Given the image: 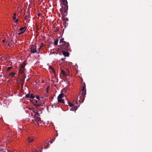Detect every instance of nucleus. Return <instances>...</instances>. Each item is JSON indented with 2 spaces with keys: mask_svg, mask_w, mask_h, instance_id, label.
<instances>
[{
  "mask_svg": "<svg viewBox=\"0 0 152 152\" xmlns=\"http://www.w3.org/2000/svg\"><path fill=\"white\" fill-rule=\"evenodd\" d=\"M60 5L61 8L60 9V11L62 16L65 17L67 14L68 10V2L66 0H60Z\"/></svg>",
  "mask_w": 152,
  "mask_h": 152,
  "instance_id": "f257e3e1",
  "label": "nucleus"
},
{
  "mask_svg": "<svg viewBox=\"0 0 152 152\" xmlns=\"http://www.w3.org/2000/svg\"><path fill=\"white\" fill-rule=\"evenodd\" d=\"M86 94V86H83L80 91V94L77 97V100L80 103L83 102L85 97V96Z\"/></svg>",
  "mask_w": 152,
  "mask_h": 152,
  "instance_id": "f03ea898",
  "label": "nucleus"
},
{
  "mask_svg": "<svg viewBox=\"0 0 152 152\" xmlns=\"http://www.w3.org/2000/svg\"><path fill=\"white\" fill-rule=\"evenodd\" d=\"M33 112L35 113L34 116V121L37 123L38 125L42 123V121L40 118L39 117L40 115L38 111H37L36 112L34 111H33Z\"/></svg>",
  "mask_w": 152,
  "mask_h": 152,
  "instance_id": "7ed1b4c3",
  "label": "nucleus"
},
{
  "mask_svg": "<svg viewBox=\"0 0 152 152\" xmlns=\"http://www.w3.org/2000/svg\"><path fill=\"white\" fill-rule=\"evenodd\" d=\"M61 48L64 50H69L70 47L68 42H64V44H61Z\"/></svg>",
  "mask_w": 152,
  "mask_h": 152,
  "instance_id": "20e7f679",
  "label": "nucleus"
},
{
  "mask_svg": "<svg viewBox=\"0 0 152 152\" xmlns=\"http://www.w3.org/2000/svg\"><path fill=\"white\" fill-rule=\"evenodd\" d=\"M65 98V96L63 93L60 94L58 96L57 99L58 102L62 104L64 103V98Z\"/></svg>",
  "mask_w": 152,
  "mask_h": 152,
  "instance_id": "39448f33",
  "label": "nucleus"
},
{
  "mask_svg": "<svg viewBox=\"0 0 152 152\" xmlns=\"http://www.w3.org/2000/svg\"><path fill=\"white\" fill-rule=\"evenodd\" d=\"M68 104L70 107H71L70 109V110L75 111L77 110V107L75 105V104H74L73 103L70 102H68Z\"/></svg>",
  "mask_w": 152,
  "mask_h": 152,
  "instance_id": "423d86ee",
  "label": "nucleus"
},
{
  "mask_svg": "<svg viewBox=\"0 0 152 152\" xmlns=\"http://www.w3.org/2000/svg\"><path fill=\"white\" fill-rule=\"evenodd\" d=\"M70 74V71L68 68L66 69V72H65L64 70L61 69V75H63V76L66 77L69 75Z\"/></svg>",
  "mask_w": 152,
  "mask_h": 152,
  "instance_id": "0eeeda50",
  "label": "nucleus"
},
{
  "mask_svg": "<svg viewBox=\"0 0 152 152\" xmlns=\"http://www.w3.org/2000/svg\"><path fill=\"white\" fill-rule=\"evenodd\" d=\"M37 147L39 148L40 147L41 148V149L39 150V151L37 149L36 150H35L33 151L32 152H42V150L43 148L42 143H39Z\"/></svg>",
  "mask_w": 152,
  "mask_h": 152,
  "instance_id": "6e6552de",
  "label": "nucleus"
},
{
  "mask_svg": "<svg viewBox=\"0 0 152 152\" xmlns=\"http://www.w3.org/2000/svg\"><path fill=\"white\" fill-rule=\"evenodd\" d=\"M36 46L35 45H32L31 48V52L32 53H37Z\"/></svg>",
  "mask_w": 152,
  "mask_h": 152,
  "instance_id": "1a4fd4ad",
  "label": "nucleus"
},
{
  "mask_svg": "<svg viewBox=\"0 0 152 152\" xmlns=\"http://www.w3.org/2000/svg\"><path fill=\"white\" fill-rule=\"evenodd\" d=\"M26 98H29L31 99H34L35 96L32 93H29L26 95Z\"/></svg>",
  "mask_w": 152,
  "mask_h": 152,
  "instance_id": "9d476101",
  "label": "nucleus"
},
{
  "mask_svg": "<svg viewBox=\"0 0 152 152\" xmlns=\"http://www.w3.org/2000/svg\"><path fill=\"white\" fill-rule=\"evenodd\" d=\"M33 103L37 107H41L42 106V104H38L37 103V101L36 100H34Z\"/></svg>",
  "mask_w": 152,
  "mask_h": 152,
  "instance_id": "9b49d317",
  "label": "nucleus"
},
{
  "mask_svg": "<svg viewBox=\"0 0 152 152\" xmlns=\"http://www.w3.org/2000/svg\"><path fill=\"white\" fill-rule=\"evenodd\" d=\"M34 138L33 137H28V143L31 142L33 141Z\"/></svg>",
  "mask_w": 152,
  "mask_h": 152,
  "instance_id": "f8f14e48",
  "label": "nucleus"
},
{
  "mask_svg": "<svg viewBox=\"0 0 152 152\" xmlns=\"http://www.w3.org/2000/svg\"><path fill=\"white\" fill-rule=\"evenodd\" d=\"M26 29V28L25 27H21L19 28V30L21 31V33H23Z\"/></svg>",
  "mask_w": 152,
  "mask_h": 152,
  "instance_id": "ddd939ff",
  "label": "nucleus"
},
{
  "mask_svg": "<svg viewBox=\"0 0 152 152\" xmlns=\"http://www.w3.org/2000/svg\"><path fill=\"white\" fill-rule=\"evenodd\" d=\"M63 55L65 56H69V52H66L65 51H63L62 52Z\"/></svg>",
  "mask_w": 152,
  "mask_h": 152,
  "instance_id": "4468645a",
  "label": "nucleus"
},
{
  "mask_svg": "<svg viewBox=\"0 0 152 152\" xmlns=\"http://www.w3.org/2000/svg\"><path fill=\"white\" fill-rule=\"evenodd\" d=\"M49 69H51L52 70V71L53 72V73H55V72H56L55 71L53 66H49Z\"/></svg>",
  "mask_w": 152,
  "mask_h": 152,
  "instance_id": "2eb2a0df",
  "label": "nucleus"
},
{
  "mask_svg": "<svg viewBox=\"0 0 152 152\" xmlns=\"http://www.w3.org/2000/svg\"><path fill=\"white\" fill-rule=\"evenodd\" d=\"M42 47V46L41 45L40 47L38 48L37 51V53H40V50L41 49V48Z\"/></svg>",
  "mask_w": 152,
  "mask_h": 152,
  "instance_id": "dca6fc26",
  "label": "nucleus"
},
{
  "mask_svg": "<svg viewBox=\"0 0 152 152\" xmlns=\"http://www.w3.org/2000/svg\"><path fill=\"white\" fill-rule=\"evenodd\" d=\"M64 38H62L60 39L59 43H62V44H64V42H65L64 41Z\"/></svg>",
  "mask_w": 152,
  "mask_h": 152,
  "instance_id": "f3484780",
  "label": "nucleus"
},
{
  "mask_svg": "<svg viewBox=\"0 0 152 152\" xmlns=\"http://www.w3.org/2000/svg\"><path fill=\"white\" fill-rule=\"evenodd\" d=\"M15 74V73L11 72L9 74V75L11 76L12 77H13L14 76Z\"/></svg>",
  "mask_w": 152,
  "mask_h": 152,
  "instance_id": "a211bd4d",
  "label": "nucleus"
},
{
  "mask_svg": "<svg viewBox=\"0 0 152 152\" xmlns=\"http://www.w3.org/2000/svg\"><path fill=\"white\" fill-rule=\"evenodd\" d=\"M58 40L57 39H56L54 41V44L56 45L58 44Z\"/></svg>",
  "mask_w": 152,
  "mask_h": 152,
  "instance_id": "6ab92c4d",
  "label": "nucleus"
},
{
  "mask_svg": "<svg viewBox=\"0 0 152 152\" xmlns=\"http://www.w3.org/2000/svg\"><path fill=\"white\" fill-rule=\"evenodd\" d=\"M16 13H14L13 14L14 16L13 17V19L14 20H15L16 19Z\"/></svg>",
  "mask_w": 152,
  "mask_h": 152,
  "instance_id": "aec40b11",
  "label": "nucleus"
},
{
  "mask_svg": "<svg viewBox=\"0 0 152 152\" xmlns=\"http://www.w3.org/2000/svg\"><path fill=\"white\" fill-rule=\"evenodd\" d=\"M19 20V19H18V18L15 19V23H18V22Z\"/></svg>",
  "mask_w": 152,
  "mask_h": 152,
  "instance_id": "412c9836",
  "label": "nucleus"
},
{
  "mask_svg": "<svg viewBox=\"0 0 152 152\" xmlns=\"http://www.w3.org/2000/svg\"><path fill=\"white\" fill-rule=\"evenodd\" d=\"M12 68V67H8L7 69V71H9Z\"/></svg>",
  "mask_w": 152,
  "mask_h": 152,
  "instance_id": "4be33fe9",
  "label": "nucleus"
},
{
  "mask_svg": "<svg viewBox=\"0 0 152 152\" xmlns=\"http://www.w3.org/2000/svg\"><path fill=\"white\" fill-rule=\"evenodd\" d=\"M36 98L38 100H40V98L39 96L38 95L37 96H36Z\"/></svg>",
  "mask_w": 152,
  "mask_h": 152,
  "instance_id": "5701e85b",
  "label": "nucleus"
},
{
  "mask_svg": "<svg viewBox=\"0 0 152 152\" xmlns=\"http://www.w3.org/2000/svg\"><path fill=\"white\" fill-rule=\"evenodd\" d=\"M22 64L23 65L25 66L26 65V62L24 61L23 63Z\"/></svg>",
  "mask_w": 152,
  "mask_h": 152,
  "instance_id": "b1692460",
  "label": "nucleus"
},
{
  "mask_svg": "<svg viewBox=\"0 0 152 152\" xmlns=\"http://www.w3.org/2000/svg\"><path fill=\"white\" fill-rule=\"evenodd\" d=\"M21 67L22 68H23L25 67V66H24L22 64V65L21 66Z\"/></svg>",
  "mask_w": 152,
  "mask_h": 152,
  "instance_id": "393cba45",
  "label": "nucleus"
},
{
  "mask_svg": "<svg viewBox=\"0 0 152 152\" xmlns=\"http://www.w3.org/2000/svg\"><path fill=\"white\" fill-rule=\"evenodd\" d=\"M2 42L3 43H4L5 42V40L4 39L2 40Z\"/></svg>",
  "mask_w": 152,
  "mask_h": 152,
  "instance_id": "a878e982",
  "label": "nucleus"
},
{
  "mask_svg": "<svg viewBox=\"0 0 152 152\" xmlns=\"http://www.w3.org/2000/svg\"><path fill=\"white\" fill-rule=\"evenodd\" d=\"M22 33H21V32L20 33H18V34L19 35H20Z\"/></svg>",
  "mask_w": 152,
  "mask_h": 152,
  "instance_id": "bb28decb",
  "label": "nucleus"
},
{
  "mask_svg": "<svg viewBox=\"0 0 152 152\" xmlns=\"http://www.w3.org/2000/svg\"><path fill=\"white\" fill-rule=\"evenodd\" d=\"M19 72H22V71H21V69H20L19 70Z\"/></svg>",
  "mask_w": 152,
  "mask_h": 152,
  "instance_id": "cd10ccee",
  "label": "nucleus"
},
{
  "mask_svg": "<svg viewBox=\"0 0 152 152\" xmlns=\"http://www.w3.org/2000/svg\"><path fill=\"white\" fill-rule=\"evenodd\" d=\"M53 142V141H51L50 142V143L51 144Z\"/></svg>",
  "mask_w": 152,
  "mask_h": 152,
  "instance_id": "c85d7f7f",
  "label": "nucleus"
},
{
  "mask_svg": "<svg viewBox=\"0 0 152 152\" xmlns=\"http://www.w3.org/2000/svg\"><path fill=\"white\" fill-rule=\"evenodd\" d=\"M45 149H46V148H48V146H47V147H45Z\"/></svg>",
  "mask_w": 152,
  "mask_h": 152,
  "instance_id": "c756f323",
  "label": "nucleus"
},
{
  "mask_svg": "<svg viewBox=\"0 0 152 152\" xmlns=\"http://www.w3.org/2000/svg\"><path fill=\"white\" fill-rule=\"evenodd\" d=\"M42 83H43V81H42Z\"/></svg>",
  "mask_w": 152,
  "mask_h": 152,
  "instance_id": "7c9ffc66",
  "label": "nucleus"
}]
</instances>
